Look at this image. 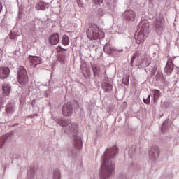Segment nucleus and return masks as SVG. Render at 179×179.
<instances>
[{
  "mask_svg": "<svg viewBox=\"0 0 179 179\" xmlns=\"http://www.w3.org/2000/svg\"><path fill=\"white\" fill-rule=\"evenodd\" d=\"M122 82L124 85H125V86H128V85H129V76L123 78Z\"/></svg>",
  "mask_w": 179,
  "mask_h": 179,
  "instance_id": "4be33fe9",
  "label": "nucleus"
},
{
  "mask_svg": "<svg viewBox=\"0 0 179 179\" xmlns=\"http://www.w3.org/2000/svg\"><path fill=\"white\" fill-rule=\"evenodd\" d=\"M59 125H62V127H64L65 130L64 132L66 134H73V139L76 142V148H80L82 146V140H80V137L78 136V124L73 123L71 124L68 120H62L59 122Z\"/></svg>",
  "mask_w": 179,
  "mask_h": 179,
  "instance_id": "f03ea898",
  "label": "nucleus"
},
{
  "mask_svg": "<svg viewBox=\"0 0 179 179\" xmlns=\"http://www.w3.org/2000/svg\"><path fill=\"white\" fill-rule=\"evenodd\" d=\"M5 143V137H1L0 138V148Z\"/></svg>",
  "mask_w": 179,
  "mask_h": 179,
  "instance_id": "c756f323",
  "label": "nucleus"
},
{
  "mask_svg": "<svg viewBox=\"0 0 179 179\" xmlns=\"http://www.w3.org/2000/svg\"><path fill=\"white\" fill-rule=\"evenodd\" d=\"M36 103H37V101H36V99L32 100L31 103L32 107H34V106H36Z\"/></svg>",
  "mask_w": 179,
  "mask_h": 179,
  "instance_id": "7c9ffc66",
  "label": "nucleus"
},
{
  "mask_svg": "<svg viewBox=\"0 0 179 179\" xmlns=\"http://www.w3.org/2000/svg\"><path fill=\"white\" fill-rule=\"evenodd\" d=\"M87 36L90 40H99L104 38V31L97 24H92L87 31Z\"/></svg>",
  "mask_w": 179,
  "mask_h": 179,
  "instance_id": "20e7f679",
  "label": "nucleus"
},
{
  "mask_svg": "<svg viewBox=\"0 0 179 179\" xmlns=\"http://www.w3.org/2000/svg\"><path fill=\"white\" fill-rule=\"evenodd\" d=\"M118 153V148L117 145L113 146L111 148L108 149L103 157V162L101 167L100 176L101 178H107L110 177L114 171L115 164L111 161V159L114 157Z\"/></svg>",
  "mask_w": 179,
  "mask_h": 179,
  "instance_id": "f257e3e1",
  "label": "nucleus"
},
{
  "mask_svg": "<svg viewBox=\"0 0 179 179\" xmlns=\"http://www.w3.org/2000/svg\"><path fill=\"white\" fill-rule=\"evenodd\" d=\"M62 44H63V45H69V37L67 35H64L62 36Z\"/></svg>",
  "mask_w": 179,
  "mask_h": 179,
  "instance_id": "a211bd4d",
  "label": "nucleus"
},
{
  "mask_svg": "<svg viewBox=\"0 0 179 179\" xmlns=\"http://www.w3.org/2000/svg\"><path fill=\"white\" fill-rule=\"evenodd\" d=\"M16 37H17L16 34H15L13 32H11L10 34V40H15V38H16Z\"/></svg>",
  "mask_w": 179,
  "mask_h": 179,
  "instance_id": "cd10ccee",
  "label": "nucleus"
},
{
  "mask_svg": "<svg viewBox=\"0 0 179 179\" xmlns=\"http://www.w3.org/2000/svg\"><path fill=\"white\" fill-rule=\"evenodd\" d=\"M104 51L105 52H107L108 54H113L114 51H115V48H114V46L110 45V44H106L104 47Z\"/></svg>",
  "mask_w": 179,
  "mask_h": 179,
  "instance_id": "dca6fc26",
  "label": "nucleus"
},
{
  "mask_svg": "<svg viewBox=\"0 0 179 179\" xmlns=\"http://www.w3.org/2000/svg\"><path fill=\"white\" fill-rule=\"evenodd\" d=\"M145 104H150V95H148L146 99H143Z\"/></svg>",
  "mask_w": 179,
  "mask_h": 179,
  "instance_id": "393cba45",
  "label": "nucleus"
},
{
  "mask_svg": "<svg viewBox=\"0 0 179 179\" xmlns=\"http://www.w3.org/2000/svg\"><path fill=\"white\" fill-rule=\"evenodd\" d=\"M59 177H61V174L59 173V171H55L54 172V178L59 179Z\"/></svg>",
  "mask_w": 179,
  "mask_h": 179,
  "instance_id": "b1692460",
  "label": "nucleus"
},
{
  "mask_svg": "<svg viewBox=\"0 0 179 179\" xmlns=\"http://www.w3.org/2000/svg\"><path fill=\"white\" fill-rule=\"evenodd\" d=\"M123 17L129 22H134L135 20V17H136V15L134 10H127L123 13Z\"/></svg>",
  "mask_w": 179,
  "mask_h": 179,
  "instance_id": "0eeeda50",
  "label": "nucleus"
},
{
  "mask_svg": "<svg viewBox=\"0 0 179 179\" xmlns=\"http://www.w3.org/2000/svg\"><path fill=\"white\" fill-rule=\"evenodd\" d=\"M45 5H47L45 3H44V2H40V3L38 4L37 10H44L45 9Z\"/></svg>",
  "mask_w": 179,
  "mask_h": 179,
  "instance_id": "aec40b11",
  "label": "nucleus"
},
{
  "mask_svg": "<svg viewBox=\"0 0 179 179\" xmlns=\"http://www.w3.org/2000/svg\"><path fill=\"white\" fill-rule=\"evenodd\" d=\"M64 61H65V59H62V62H64Z\"/></svg>",
  "mask_w": 179,
  "mask_h": 179,
  "instance_id": "f704fd0d",
  "label": "nucleus"
},
{
  "mask_svg": "<svg viewBox=\"0 0 179 179\" xmlns=\"http://www.w3.org/2000/svg\"><path fill=\"white\" fill-rule=\"evenodd\" d=\"M149 35V21L143 20L140 23L139 29L135 34V40L137 44H143Z\"/></svg>",
  "mask_w": 179,
  "mask_h": 179,
  "instance_id": "7ed1b4c3",
  "label": "nucleus"
},
{
  "mask_svg": "<svg viewBox=\"0 0 179 179\" xmlns=\"http://www.w3.org/2000/svg\"><path fill=\"white\" fill-rule=\"evenodd\" d=\"M17 81L21 86H26L29 83V76L23 66H20L17 71Z\"/></svg>",
  "mask_w": 179,
  "mask_h": 179,
  "instance_id": "423d86ee",
  "label": "nucleus"
},
{
  "mask_svg": "<svg viewBox=\"0 0 179 179\" xmlns=\"http://www.w3.org/2000/svg\"><path fill=\"white\" fill-rule=\"evenodd\" d=\"M3 90V96L6 97V96H9V93H10V85L9 84H3L2 86Z\"/></svg>",
  "mask_w": 179,
  "mask_h": 179,
  "instance_id": "2eb2a0df",
  "label": "nucleus"
},
{
  "mask_svg": "<svg viewBox=\"0 0 179 179\" xmlns=\"http://www.w3.org/2000/svg\"><path fill=\"white\" fill-rule=\"evenodd\" d=\"M92 71L94 75H99V73H100V67L97 66H93Z\"/></svg>",
  "mask_w": 179,
  "mask_h": 179,
  "instance_id": "412c9836",
  "label": "nucleus"
},
{
  "mask_svg": "<svg viewBox=\"0 0 179 179\" xmlns=\"http://www.w3.org/2000/svg\"><path fill=\"white\" fill-rule=\"evenodd\" d=\"M160 151H159V147L154 145L152 147L151 150L149 152L150 158L153 159L156 157H159Z\"/></svg>",
  "mask_w": 179,
  "mask_h": 179,
  "instance_id": "9b49d317",
  "label": "nucleus"
},
{
  "mask_svg": "<svg viewBox=\"0 0 179 179\" xmlns=\"http://www.w3.org/2000/svg\"><path fill=\"white\" fill-rule=\"evenodd\" d=\"M113 90V85L107 84L106 87L105 88V92H108V90Z\"/></svg>",
  "mask_w": 179,
  "mask_h": 179,
  "instance_id": "a878e982",
  "label": "nucleus"
},
{
  "mask_svg": "<svg viewBox=\"0 0 179 179\" xmlns=\"http://www.w3.org/2000/svg\"><path fill=\"white\" fill-rule=\"evenodd\" d=\"M0 106H1V102H0Z\"/></svg>",
  "mask_w": 179,
  "mask_h": 179,
  "instance_id": "c9c22d12",
  "label": "nucleus"
},
{
  "mask_svg": "<svg viewBox=\"0 0 179 179\" xmlns=\"http://www.w3.org/2000/svg\"><path fill=\"white\" fill-rule=\"evenodd\" d=\"M29 60L31 62V65L32 66H37V65H40L41 64V57L37 56H29Z\"/></svg>",
  "mask_w": 179,
  "mask_h": 179,
  "instance_id": "f8f14e48",
  "label": "nucleus"
},
{
  "mask_svg": "<svg viewBox=\"0 0 179 179\" xmlns=\"http://www.w3.org/2000/svg\"><path fill=\"white\" fill-rule=\"evenodd\" d=\"M6 111L8 114H11V113H13V105H12V103H9L6 108Z\"/></svg>",
  "mask_w": 179,
  "mask_h": 179,
  "instance_id": "6ab92c4d",
  "label": "nucleus"
},
{
  "mask_svg": "<svg viewBox=\"0 0 179 179\" xmlns=\"http://www.w3.org/2000/svg\"><path fill=\"white\" fill-rule=\"evenodd\" d=\"M93 2L95 5H101L104 2V0H93Z\"/></svg>",
  "mask_w": 179,
  "mask_h": 179,
  "instance_id": "5701e85b",
  "label": "nucleus"
},
{
  "mask_svg": "<svg viewBox=\"0 0 179 179\" xmlns=\"http://www.w3.org/2000/svg\"><path fill=\"white\" fill-rule=\"evenodd\" d=\"M58 61L61 62V56L58 57Z\"/></svg>",
  "mask_w": 179,
  "mask_h": 179,
  "instance_id": "72a5a7b5",
  "label": "nucleus"
},
{
  "mask_svg": "<svg viewBox=\"0 0 179 179\" xmlns=\"http://www.w3.org/2000/svg\"><path fill=\"white\" fill-rule=\"evenodd\" d=\"M2 11V3L0 2V13Z\"/></svg>",
  "mask_w": 179,
  "mask_h": 179,
  "instance_id": "2f4dec72",
  "label": "nucleus"
},
{
  "mask_svg": "<svg viewBox=\"0 0 179 179\" xmlns=\"http://www.w3.org/2000/svg\"><path fill=\"white\" fill-rule=\"evenodd\" d=\"M97 15H98L99 17H101V16H103V15H104L103 9L100 8L99 10H98V14Z\"/></svg>",
  "mask_w": 179,
  "mask_h": 179,
  "instance_id": "bb28decb",
  "label": "nucleus"
},
{
  "mask_svg": "<svg viewBox=\"0 0 179 179\" xmlns=\"http://www.w3.org/2000/svg\"><path fill=\"white\" fill-rule=\"evenodd\" d=\"M138 58L139 66H149L150 65V59H149V57L148 55L142 54V50H137L134 53V56L131 59V64H134V61Z\"/></svg>",
  "mask_w": 179,
  "mask_h": 179,
  "instance_id": "39448f33",
  "label": "nucleus"
},
{
  "mask_svg": "<svg viewBox=\"0 0 179 179\" xmlns=\"http://www.w3.org/2000/svg\"><path fill=\"white\" fill-rule=\"evenodd\" d=\"M163 24H164V19L163 17H159L155 20L153 26L157 30H162L163 29Z\"/></svg>",
  "mask_w": 179,
  "mask_h": 179,
  "instance_id": "1a4fd4ad",
  "label": "nucleus"
},
{
  "mask_svg": "<svg viewBox=\"0 0 179 179\" xmlns=\"http://www.w3.org/2000/svg\"><path fill=\"white\" fill-rule=\"evenodd\" d=\"M49 41L50 44H52L53 45L58 44L59 42V34L57 33L52 34L49 37Z\"/></svg>",
  "mask_w": 179,
  "mask_h": 179,
  "instance_id": "4468645a",
  "label": "nucleus"
},
{
  "mask_svg": "<svg viewBox=\"0 0 179 179\" xmlns=\"http://www.w3.org/2000/svg\"><path fill=\"white\" fill-rule=\"evenodd\" d=\"M60 51H62V52L63 51H66V49H64L62 48H60Z\"/></svg>",
  "mask_w": 179,
  "mask_h": 179,
  "instance_id": "473e14b6",
  "label": "nucleus"
},
{
  "mask_svg": "<svg viewBox=\"0 0 179 179\" xmlns=\"http://www.w3.org/2000/svg\"><path fill=\"white\" fill-rule=\"evenodd\" d=\"M173 59H169L164 68V72H166L168 75H171V73L174 70V64H173Z\"/></svg>",
  "mask_w": 179,
  "mask_h": 179,
  "instance_id": "9d476101",
  "label": "nucleus"
},
{
  "mask_svg": "<svg viewBox=\"0 0 179 179\" xmlns=\"http://www.w3.org/2000/svg\"><path fill=\"white\" fill-rule=\"evenodd\" d=\"M156 71H157V66H154L151 70V75H155V73H156Z\"/></svg>",
  "mask_w": 179,
  "mask_h": 179,
  "instance_id": "c85d7f7f",
  "label": "nucleus"
},
{
  "mask_svg": "<svg viewBox=\"0 0 179 179\" xmlns=\"http://www.w3.org/2000/svg\"><path fill=\"white\" fill-rule=\"evenodd\" d=\"M152 93H153V97H154L153 101L155 104H156V103H157V100H159V97H160V90H153Z\"/></svg>",
  "mask_w": 179,
  "mask_h": 179,
  "instance_id": "f3484780",
  "label": "nucleus"
},
{
  "mask_svg": "<svg viewBox=\"0 0 179 179\" xmlns=\"http://www.w3.org/2000/svg\"><path fill=\"white\" fill-rule=\"evenodd\" d=\"M10 70L8 67H0V79H6L9 76Z\"/></svg>",
  "mask_w": 179,
  "mask_h": 179,
  "instance_id": "ddd939ff",
  "label": "nucleus"
},
{
  "mask_svg": "<svg viewBox=\"0 0 179 179\" xmlns=\"http://www.w3.org/2000/svg\"><path fill=\"white\" fill-rule=\"evenodd\" d=\"M72 105L71 103H65L62 108V114L64 117H70L72 115Z\"/></svg>",
  "mask_w": 179,
  "mask_h": 179,
  "instance_id": "6e6552de",
  "label": "nucleus"
}]
</instances>
